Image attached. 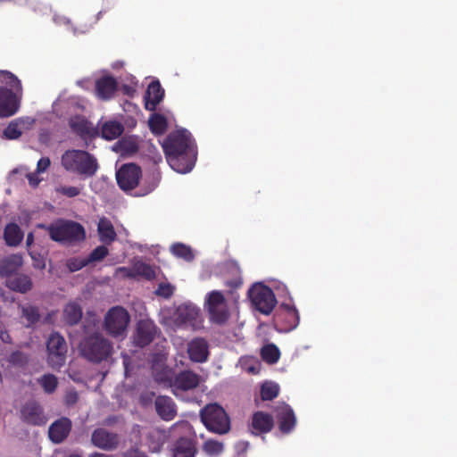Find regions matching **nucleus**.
<instances>
[{"instance_id": "1", "label": "nucleus", "mask_w": 457, "mask_h": 457, "mask_svg": "<svg viewBox=\"0 0 457 457\" xmlns=\"http://www.w3.org/2000/svg\"><path fill=\"white\" fill-rule=\"evenodd\" d=\"M170 166L179 173L192 170L196 161V149L191 134L187 129L170 133L162 143Z\"/></svg>"}, {"instance_id": "2", "label": "nucleus", "mask_w": 457, "mask_h": 457, "mask_svg": "<svg viewBox=\"0 0 457 457\" xmlns=\"http://www.w3.org/2000/svg\"><path fill=\"white\" fill-rule=\"evenodd\" d=\"M96 322L84 324V336L78 345L79 355L93 364H99L108 361L113 354V344L101 332H92Z\"/></svg>"}, {"instance_id": "3", "label": "nucleus", "mask_w": 457, "mask_h": 457, "mask_svg": "<svg viewBox=\"0 0 457 457\" xmlns=\"http://www.w3.org/2000/svg\"><path fill=\"white\" fill-rule=\"evenodd\" d=\"M61 161L67 171L84 178L94 177L99 169L97 159L84 150H67L62 155Z\"/></svg>"}, {"instance_id": "4", "label": "nucleus", "mask_w": 457, "mask_h": 457, "mask_svg": "<svg viewBox=\"0 0 457 457\" xmlns=\"http://www.w3.org/2000/svg\"><path fill=\"white\" fill-rule=\"evenodd\" d=\"M50 238L63 245H71L86 237L84 227L76 221L59 220L47 228Z\"/></svg>"}, {"instance_id": "5", "label": "nucleus", "mask_w": 457, "mask_h": 457, "mask_svg": "<svg viewBox=\"0 0 457 457\" xmlns=\"http://www.w3.org/2000/svg\"><path fill=\"white\" fill-rule=\"evenodd\" d=\"M200 419L210 432L225 435L230 430V419L218 403H209L200 411Z\"/></svg>"}, {"instance_id": "6", "label": "nucleus", "mask_w": 457, "mask_h": 457, "mask_svg": "<svg viewBox=\"0 0 457 457\" xmlns=\"http://www.w3.org/2000/svg\"><path fill=\"white\" fill-rule=\"evenodd\" d=\"M130 316L122 306H114L106 312L103 328L113 338H123L126 336Z\"/></svg>"}, {"instance_id": "7", "label": "nucleus", "mask_w": 457, "mask_h": 457, "mask_svg": "<svg viewBox=\"0 0 457 457\" xmlns=\"http://www.w3.org/2000/svg\"><path fill=\"white\" fill-rule=\"evenodd\" d=\"M204 309L208 313L209 320L216 325H224L230 315L224 295L217 290L207 294L204 300Z\"/></svg>"}, {"instance_id": "8", "label": "nucleus", "mask_w": 457, "mask_h": 457, "mask_svg": "<svg viewBox=\"0 0 457 457\" xmlns=\"http://www.w3.org/2000/svg\"><path fill=\"white\" fill-rule=\"evenodd\" d=\"M247 294L253 307L263 315H270L278 303L271 287H249Z\"/></svg>"}, {"instance_id": "9", "label": "nucleus", "mask_w": 457, "mask_h": 457, "mask_svg": "<svg viewBox=\"0 0 457 457\" xmlns=\"http://www.w3.org/2000/svg\"><path fill=\"white\" fill-rule=\"evenodd\" d=\"M174 322L179 327L198 330L203 328L204 319L198 307L192 303L180 304L175 311Z\"/></svg>"}, {"instance_id": "10", "label": "nucleus", "mask_w": 457, "mask_h": 457, "mask_svg": "<svg viewBox=\"0 0 457 457\" xmlns=\"http://www.w3.org/2000/svg\"><path fill=\"white\" fill-rule=\"evenodd\" d=\"M274 320L279 331L290 332L299 325L300 315L294 304L282 303L276 310Z\"/></svg>"}, {"instance_id": "11", "label": "nucleus", "mask_w": 457, "mask_h": 457, "mask_svg": "<svg viewBox=\"0 0 457 457\" xmlns=\"http://www.w3.org/2000/svg\"><path fill=\"white\" fill-rule=\"evenodd\" d=\"M47 362L53 369H59L65 363L67 345L59 333H53L46 342Z\"/></svg>"}, {"instance_id": "12", "label": "nucleus", "mask_w": 457, "mask_h": 457, "mask_svg": "<svg viewBox=\"0 0 457 457\" xmlns=\"http://www.w3.org/2000/svg\"><path fill=\"white\" fill-rule=\"evenodd\" d=\"M141 179V168L135 163H125L116 171L117 184L124 192L135 189Z\"/></svg>"}, {"instance_id": "13", "label": "nucleus", "mask_w": 457, "mask_h": 457, "mask_svg": "<svg viewBox=\"0 0 457 457\" xmlns=\"http://www.w3.org/2000/svg\"><path fill=\"white\" fill-rule=\"evenodd\" d=\"M21 419L24 423L32 426L45 425L47 420L41 405L36 401H29L21 406Z\"/></svg>"}, {"instance_id": "14", "label": "nucleus", "mask_w": 457, "mask_h": 457, "mask_svg": "<svg viewBox=\"0 0 457 457\" xmlns=\"http://www.w3.org/2000/svg\"><path fill=\"white\" fill-rule=\"evenodd\" d=\"M156 332L157 327L153 321L141 320L137 324L133 343L138 347L146 346L154 340Z\"/></svg>"}, {"instance_id": "15", "label": "nucleus", "mask_w": 457, "mask_h": 457, "mask_svg": "<svg viewBox=\"0 0 457 457\" xmlns=\"http://www.w3.org/2000/svg\"><path fill=\"white\" fill-rule=\"evenodd\" d=\"M91 443L100 449L111 451L119 445V436L116 433L110 432L105 428H96L91 435Z\"/></svg>"}, {"instance_id": "16", "label": "nucleus", "mask_w": 457, "mask_h": 457, "mask_svg": "<svg viewBox=\"0 0 457 457\" xmlns=\"http://www.w3.org/2000/svg\"><path fill=\"white\" fill-rule=\"evenodd\" d=\"M276 418L281 433L288 434L295 427L296 418L293 409L287 403H279L276 407Z\"/></svg>"}, {"instance_id": "17", "label": "nucleus", "mask_w": 457, "mask_h": 457, "mask_svg": "<svg viewBox=\"0 0 457 457\" xmlns=\"http://www.w3.org/2000/svg\"><path fill=\"white\" fill-rule=\"evenodd\" d=\"M71 129L81 138H95L99 136L97 128L88 121L84 116L76 115L69 120Z\"/></svg>"}, {"instance_id": "18", "label": "nucleus", "mask_w": 457, "mask_h": 457, "mask_svg": "<svg viewBox=\"0 0 457 457\" xmlns=\"http://www.w3.org/2000/svg\"><path fill=\"white\" fill-rule=\"evenodd\" d=\"M200 384V376L192 370H182L178 373L170 383L173 392L176 390L188 391Z\"/></svg>"}, {"instance_id": "19", "label": "nucleus", "mask_w": 457, "mask_h": 457, "mask_svg": "<svg viewBox=\"0 0 457 457\" xmlns=\"http://www.w3.org/2000/svg\"><path fill=\"white\" fill-rule=\"evenodd\" d=\"M219 272L227 277L226 286H241L244 283L241 270L237 261L226 260L217 266Z\"/></svg>"}, {"instance_id": "20", "label": "nucleus", "mask_w": 457, "mask_h": 457, "mask_svg": "<svg viewBox=\"0 0 457 457\" xmlns=\"http://www.w3.org/2000/svg\"><path fill=\"white\" fill-rule=\"evenodd\" d=\"M118 89L116 79L110 75L102 76L95 83V92L97 98L103 101L112 99Z\"/></svg>"}, {"instance_id": "21", "label": "nucleus", "mask_w": 457, "mask_h": 457, "mask_svg": "<svg viewBox=\"0 0 457 457\" xmlns=\"http://www.w3.org/2000/svg\"><path fill=\"white\" fill-rule=\"evenodd\" d=\"M72 423L70 419L62 417L53 422L48 428L49 439L54 444L62 443L70 435Z\"/></svg>"}, {"instance_id": "22", "label": "nucleus", "mask_w": 457, "mask_h": 457, "mask_svg": "<svg viewBox=\"0 0 457 457\" xmlns=\"http://www.w3.org/2000/svg\"><path fill=\"white\" fill-rule=\"evenodd\" d=\"M187 353L194 362H204L207 361L210 352L209 344L204 337H195L187 344Z\"/></svg>"}, {"instance_id": "23", "label": "nucleus", "mask_w": 457, "mask_h": 457, "mask_svg": "<svg viewBox=\"0 0 457 457\" xmlns=\"http://www.w3.org/2000/svg\"><path fill=\"white\" fill-rule=\"evenodd\" d=\"M19 108L15 94L6 87H0V117H10Z\"/></svg>"}, {"instance_id": "24", "label": "nucleus", "mask_w": 457, "mask_h": 457, "mask_svg": "<svg viewBox=\"0 0 457 457\" xmlns=\"http://www.w3.org/2000/svg\"><path fill=\"white\" fill-rule=\"evenodd\" d=\"M155 411L163 420H172L177 415V406L171 397L159 395L154 401Z\"/></svg>"}, {"instance_id": "25", "label": "nucleus", "mask_w": 457, "mask_h": 457, "mask_svg": "<svg viewBox=\"0 0 457 457\" xmlns=\"http://www.w3.org/2000/svg\"><path fill=\"white\" fill-rule=\"evenodd\" d=\"M164 89L159 80L152 81L147 87L145 96V108L148 111H155L157 105L163 99Z\"/></svg>"}, {"instance_id": "26", "label": "nucleus", "mask_w": 457, "mask_h": 457, "mask_svg": "<svg viewBox=\"0 0 457 457\" xmlns=\"http://www.w3.org/2000/svg\"><path fill=\"white\" fill-rule=\"evenodd\" d=\"M274 426L271 415L263 411H256L252 417V433L260 435L270 432Z\"/></svg>"}, {"instance_id": "27", "label": "nucleus", "mask_w": 457, "mask_h": 457, "mask_svg": "<svg viewBox=\"0 0 457 457\" xmlns=\"http://www.w3.org/2000/svg\"><path fill=\"white\" fill-rule=\"evenodd\" d=\"M97 233L99 240L105 244L111 245L117 238V234L112 221L106 218H100L97 225Z\"/></svg>"}, {"instance_id": "28", "label": "nucleus", "mask_w": 457, "mask_h": 457, "mask_svg": "<svg viewBox=\"0 0 457 457\" xmlns=\"http://www.w3.org/2000/svg\"><path fill=\"white\" fill-rule=\"evenodd\" d=\"M23 259L21 254L13 253L2 259L1 277H10L15 274L22 266Z\"/></svg>"}, {"instance_id": "29", "label": "nucleus", "mask_w": 457, "mask_h": 457, "mask_svg": "<svg viewBox=\"0 0 457 457\" xmlns=\"http://www.w3.org/2000/svg\"><path fill=\"white\" fill-rule=\"evenodd\" d=\"M195 444L192 439L180 437L175 445L173 457H195Z\"/></svg>"}, {"instance_id": "30", "label": "nucleus", "mask_w": 457, "mask_h": 457, "mask_svg": "<svg viewBox=\"0 0 457 457\" xmlns=\"http://www.w3.org/2000/svg\"><path fill=\"white\" fill-rule=\"evenodd\" d=\"M24 234L16 223H9L4 230V238L8 246H17L23 240Z\"/></svg>"}, {"instance_id": "31", "label": "nucleus", "mask_w": 457, "mask_h": 457, "mask_svg": "<svg viewBox=\"0 0 457 457\" xmlns=\"http://www.w3.org/2000/svg\"><path fill=\"white\" fill-rule=\"evenodd\" d=\"M133 271L136 277H142L147 281H152L157 277L160 269L142 261H137L133 263Z\"/></svg>"}, {"instance_id": "32", "label": "nucleus", "mask_w": 457, "mask_h": 457, "mask_svg": "<svg viewBox=\"0 0 457 457\" xmlns=\"http://www.w3.org/2000/svg\"><path fill=\"white\" fill-rule=\"evenodd\" d=\"M124 130L123 125L116 120L104 122L101 127V136L106 140H113L119 137Z\"/></svg>"}, {"instance_id": "33", "label": "nucleus", "mask_w": 457, "mask_h": 457, "mask_svg": "<svg viewBox=\"0 0 457 457\" xmlns=\"http://www.w3.org/2000/svg\"><path fill=\"white\" fill-rule=\"evenodd\" d=\"M160 180L161 173L158 170H154L146 174L137 195L144 196L152 193L158 187Z\"/></svg>"}, {"instance_id": "34", "label": "nucleus", "mask_w": 457, "mask_h": 457, "mask_svg": "<svg viewBox=\"0 0 457 457\" xmlns=\"http://www.w3.org/2000/svg\"><path fill=\"white\" fill-rule=\"evenodd\" d=\"M65 321L70 325L78 324L82 318V309L76 303H69L63 310Z\"/></svg>"}, {"instance_id": "35", "label": "nucleus", "mask_w": 457, "mask_h": 457, "mask_svg": "<svg viewBox=\"0 0 457 457\" xmlns=\"http://www.w3.org/2000/svg\"><path fill=\"white\" fill-rule=\"evenodd\" d=\"M170 253L177 258H180L185 262H190L195 259L193 249L183 243H175L170 245Z\"/></svg>"}, {"instance_id": "36", "label": "nucleus", "mask_w": 457, "mask_h": 457, "mask_svg": "<svg viewBox=\"0 0 457 457\" xmlns=\"http://www.w3.org/2000/svg\"><path fill=\"white\" fill-rule=\"evenodd\" d=\"M25 121L22 119H16L9 123L4 129V136L7 139H17L23 132Z\"/></svg>"}, {"instance_id": "37", "label": "nucleus", "mask_w": 457, "mask_h": 457, "mask_svg": "<svg viewBox=\"0 0 457 457\" xmlns=\"http://www.w3.org/2000/svg\"><path fill=\"white\" fill-rule=\"evenodd\" d=\"M151 131L155 135H162L168 127L166 118L163 115L154 113L148 121Z\"/></svg>"}, {"instance_id": "38", "label": "nucleus", "mask_w": 457, "mask_h": 457, "mask_svg": "<svg viewBox=\"0 0 457 457\" xmlns=\"http://www.w3.org/2000/svg\"><path fill=\"white\" fill-rule=\"evenodd\" d=\"M261 356L264 361L270 364L276 363L279 357L280 353L278 348L274 344L264 345L261 350Z\"/></svg>"}, {"instance_id": "39", "label": "nucleus", "mask_w": 457, "mask_h": 457, "mask_svg": "<svg viewBox=\"0 0 457 457\" xmlns=\"http://www.w3.org/2000/svg\"><path fill=\"white\" fill-rule=\"evenodd\" d=\"M22 317L26 319V327L29 328L40 320V313L37 307L32 305L22 306Z\"/></svg>"}, {"instance_id": "40", "label": "nucleus", "mask_w": 457, "mask_h": 457, "mask_svg": "<svg viewBox=\"0 0 457 457\" xmlns=\"http://www.w3.org/2000/svg\"><path fill=\"white\" fill-rule=\"evenodd\" d=\"M279 386L276 383L266 382L261 387V397L263 401H270L278 396Z\"/></svg>"}, {"instance_id": "41", "label": "nucleus", "mask_w": 457, "mask_h": 457, "mask_svg": "<svg viewBox=\"0 0 457 457\" xmlns=\"http://www.w3.org/2000/svg\"><path fill=\"white\" fill-rule=\"evenodd\" d=\"M38 383L47 394L54 393L58 386L57 378L53 374H46L42 376L38 379Z\"/></svg>"}, {"instance_id": "42", "label": "nucleus", "mask_w": 457, "mask_h": 457, "mask_svg": "<svg viewBox=\"0 0 457 457\" xmlns=\"http://www.w3.org/2000/svg\"><path fill=\"white\" fill-rule=\"evenodd\" d=\"M203 449L208 454H220L223 451V445L216 440H207L203 445Z\"/></svg>"}, {"instance_id": "43", "label": "nucleus", "mask_w": 457, "mask_h": 457, "mask_svg": "<svg viewBox=\"0 0 457 457\" xmlns=\"http://www.w3.org/2000/svg\"><path fill=\"white\" fill-rule=\"evenodd\" d=\"M109 253L108 248L105 245H99L96 247L89 254L87 262H100Z\"/></svg>"}, {"instance_id": "44", "label": "nucleus", "mask_w": 457, "mask_h": 457, "mask_svg": "<svg viewBox=\"0 0 457 457\" xmlns=\"http://www.w3.org/2000/svg\"><path fill=\"white\" fill-rule=\"evenodd\" d=\"M8 361L12 365L21 367L28 362V358L22 352L15 351L10 354Z\"/></svg>"}, {"instance_id": "45", "label": "nucleus", "mask_w": 457, "mask_h": 457, "mask_svg": "<svg viewBox=\"0 0 457 457\" xmlns=\"http://www.w3.org/2000/svg\"><path fill=\"white\" fill-rule=\"evenodd\" d=\"M3 73L8 79V84L11 87V90H15L16 92H21L22 87L21 80L12 72L10 71H3Z\"/></svg>"}, {"instance_id": "46", "label": "nucleus", "mask_w": 457, "mask_h": 457, "mask_svg": "<svg viewBox=\"0 0 457 457\" xmlns=\"http://www.w3.org/2000/svg\"><path fill=\"white\" fill-rule=\"evenodd\" d=\"M57 191L67 197H75L80 194V188L72 186L62 187Z\"/></svg>"}, {"instance_id": "47", "label": "nucleus", "mask_w": 457, "mask_h": 457, "mask_svg": "<svg viewBox=\"0 0 457 457\" xmlns=\"http://www.w3.org/2000/svg\"><path fill=\"white\" fill-rule=\"evenodd\" d=\"M51 164L50 159L48 157H42L39 159L37 164V172L41 173L46 171Z\"/></svg>"}, {"instance_id": "48", "label": "nucleus", "mask_w": 457, "mask_h": 457, "mask_svg": "<svg viewBox=\"0 0 457 457\" xmlns=\"http://www.w3.org/2000/svg\"><path fill=\"white\" fill-rule=\"evenodd\" d=\"M118 272L122 276L126 278H136V274H134L133 271V265L130 268L128 267H120L118 269Z\"/></svg>"}, {"instance_id": "49", "label": "nucleus", "mask_w": 457, "mask_h": 457, "mask_svg": "<svg viewBox=\"0 0 457 457\" xmlns=\"http://www.w3.org/2000/svg\"><path fill=\"white\" fill-rule=\"evenodd\" d=\"M27 179L29 180V185L33 187H37L39 182L41 181V179H39L37 172L29 173L27 175Z\"/></svg>"}, {"instance_id": "50", "label": "nucleus", "mask_w": 457, "mask_h": 457, "mask_svg": "<svg viewBox=\"0 0 457 457\" xmlns=\"http://www.w3.org/2000/svg\"><path fill=\"white\" fill-rule=\"evenodd\" d=\"M174 288L175 287H157L155 294L158 295L169 297L172 295Z\"/></svg>"}, {"instance_id": "51", "label": "nucleus", "mask_w": 457, "mask_h": 457, "mask_svg": "<svg viewBox=\"0 0 457 457\" xmlns=\"http://www.w3.org/2000/svg\"><path fill=\"white\" fill-rule=\"evenodd\" d=\"M154 396V393H153V392L141 395V396H140V403L143 405H145L148 403L152 402V399H153Z\"/></svg>"}, {"instance_id": "52", "label": "nucleus", "mask_w": 457, "mask_h": 457, "mask_svg": "<svg viewBox=\"0 0 457 457\" xmlns=\"http://www.w3.org/2000/svg\"><path fill=\"white\" fill-rule=\"evenodd\" d=\"M15 286H32V282L28 276H21L18 278L17 284Z\"/></svg>"}, {"instance_id": "53", "label": "nucleus", "mask_w": 457, "mask_h": 457, "mask_svg": "<svg viewBox=\"0 0 457 457\" xmlns=\"http://www.w3.org/2000/svg\"><path fill=\"white\" fill-rule=\"evenodd\" d=\"M121 92L126 96H133L136 92V89L129 85H123L121 87Z\"/></svg>"}, {"instance_id": "54", "label": "nucleus", "mask_w": 457, "mask_h": 457, "mask_svg": "<svg viewBox=\"0 0 457 457\" xmlns=\"http://www.w3.org/2000/svg\"><path fill=\"white\" fill-rule=\"evenodd\" d=\"M32 258L34 259V267H36L37 269H40V270H43L45 269L46 267V263H45V261L43 258H41L40 256L38 258H36L34 255H31Z\"/></svg>"}, {"instance_id": "55", "label": "nucleus", "mask_w": 457, "mask_h": 457, "mask_svg": "<svg viewBox=\"0 0 457 457\" xmlns=\"http://www.w3.org/2000/svg\"><path fill=\"white\" fill-rule=\"evenodd\" d=\"M266 283L277 284V283H278V281L274 279V278H270V279H268V280H265V281H256V282H253L251 286H266Z\"/></svg>"}, {"instance_id": "56", "label": "nucleus", "mask_w": 457, "mask_h": 457, "mask_svg": "<svg viewBox=\"0 0 457 457\" xmlns=\"http://www.w3.org/2000/svg\"><path fill=\"white\" fill-rule=\"evenodd\" d=\"M0 338L4 343H10L11 342V337H10V335L6 331H1Z\"/></svg>"}, {"instance_id": "57", "label": "nucleus", "mask_w": 457, "mask_h": 457, "mask_svg": "<svg viewBox=\"0 0 457 457\" xmlns=\"http://www.w3.org/2000/svg\"><path fill=\"white\" fill-rule=\"evenodd\" d=\"M10 289H12L16 292H19L21 294H26L31 287H9Z\"/></svg>"}, {"instance_id": "58", "label": "nucleus", "mask_w": 457, "mask_h": 457, "mask_svg": "<svg viewBox=\"0 0 457 457\" xmlns=\"http://www.w3.org/2000/svg\"><path fill=\"white\" fill-rule=\"evenodd\" d=\"M89 457H114V456L109 455L106 453H93L89 455Z\"/></svg>"}, {"instance_id": "59", "label": "nucleus", "mask_w": 457, "mask_h": 457, "mask_svg": "<svg viewBox=\"0 0 457 457\" xmlns=\"http://www.w3.org/2000/svg\"><path fill=\"white\" fill-rule=\"evenodd\" d=\"M32 242H33V235L31 233H29L27 236L26 243H27V245H30Z\"/></svg>"}, {"instance_id": "60", "label": "nucleus", "mask_w": 457, "mask_h": 457, "mask_svg": "<svg viewBox=\"0 0 457 457\" xmlns=\"http://www.w3.org/2000/svg\"><path fill=\"white\" fill-rule=\"evenodd\" d=\"M69 398H70L69 402L75 403L77 401V395H76V393L71 395L69 396Z\"/></svg>"}, {"instance_id": "61", "label": "nucleus", "mask_w": 457, "mask_h": 457, "mask_svg": "<svg viewBox=\"0 0 457 457\" xmlns=\"http://www.w3.org/2000/svg\"><path fill=\"white\" fill-rule=\"evenodd\" d=\"M127 150H130V151H136L137 150V147L135 145L131 144L129 147L127 148Z\"/></svg>"}, {"instance_id": "62", "label": "nucleus", "mask_w": 457, "mask_h": 457, "mask_svg": "<svg viewBox=\"0 0 457 457\" xmlns=\"http://www.w3.org/2000/svg\"><path fill=\"white\" fill-rule=\"evenodd\" d=\"M158 286H160V287H162V286H170V283H162V282H161V283H159V285H158Z\"/></svg>"}, {"instance_id": "63", "label": "nucleus", "mask_w": 457, "mask_h": 457, "mask_svg": "<svg viewBox=\"0 0 457 457\" xmlns=\"http://www.w3.org/2000/svg\"><path fill=\"white\" fill-rule=\"evenodd\" d=\"M70 457H81V456H79V455H78V454H72V455H71Z\"/></svg>"}]
</instances>
